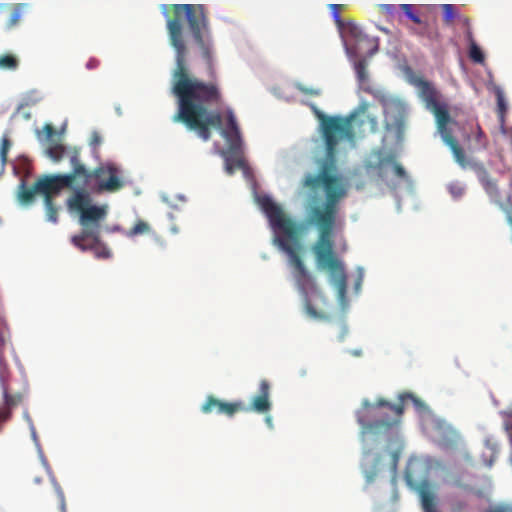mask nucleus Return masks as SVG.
<instances>
[{
	"instance_id": "f257e3e1",
	"label": "nucleus",
	"mask_w": 512,
	"mask_h": 512,
	"mask_svg": "<svg viewBox=\"0 0 512 512\" xmlns=\"http://www.w3.org/2000/svg\"><path fill=\"white\" fill-rule=\"evenodd\" d=\"M171 46L175 50L172 93L178 111L173 122L196 131L203 141L211 138V127L222 129L223 117L209 108L220 106L223 95L213 59V41L207 30L203 5L163 4Z\"/></svg>"
},
{
	"instance_id": "f03ea898",
	"label": "nucleus",
	"mask_w": 512,
	"mask_h": 512,
	"mask_svg": "<svg viewBox=\"0 0 512 512\" xmlns=\"http://www.w3.org/2000/svg\"><path fill=\"white\" fill-rule=\"evenodd\" d=\"M320 123V134L324 143L325 158L317 175L307 174L303 185L316 190L324 188L326 201L322 205H314L307 211L306 221L318 230V238L312 246L317 265L328 270L339 297L344 298L347 291V276L344 265L334 250V228L338 214V203L345 197L346 189L341 177L337 174V149L342 140L352 141L355 138L353 121L357 113L349 116H328L314 103L308 104Z\"/></svg>"
},
{
	"instance_id": "7ed1b4c3",
	"label": "nucleus",
	"mask_w": 512,
	"mask_h": 512,
	"mask_svg": "<svg viewBox=\"0 0 512 512\" xmlns=\"http://www.w3.org/2000/svg\"><path fill=\"white\" fill-rule=\"evenodd\" d=\"M259 205L269 219L272 228L281 233V235L275 238V242L288 255V262L293 269V278L302 296L305 312L314 319L325 318L324 313L318 310L314 301H319L325 306L327 299L318 287L315 278L307 270L300 256L299 225L288 217L281 206L276 204L270 197H260Z\"/></svg>"
},
{
	"instance_id": "20e7f679",
	"label": "nucleus",
	"mask_w": 512,
	"mask_h": 512,
	"mask_svg": "<svg viewBox=\"0 0 512 512\" xmlns=\"http://www.w3.org/2000/svg\"><path fill=\"white\" fill-rule=\"evenodd\" d=\"M72 179V176H65L64 174H45L38 177L30 187L24 181H21L18 186L17 199L23 205H30L36 195L43 196L46 218L55 224L58 222L59 208L55 205L54 198L64 188L76 189Z\"/></svg>"
},
{
	"instance_id": "39448f33",
	"label": "nucleus",
	"mask_w": 512,
	"mask_h": 512,
	"mask_svg": "<svg viewBox=\"0 0 512 512\" xmlns=\"http://www.w3.org/2000/svg\"><path fill=\"white\" fill-rule=\"evenodd\" d=\"M346 7L345 4L329 5L331 15L342 35L346 53L350 58H370L378 51L379 39L367 35L352 21L342 19L341 13Z\"/></svg>"
},
{
	"instance_id": "423d86ee",
	"label": "nucleus",
	"mask_w": 512,
	"mask_h": 512,
	"mask_svg": "<svg viewBox=\"0 0 512 512\" xmlns=\"http://www.w3.org/2000/svg\"><path fill=\"white\" fill-rule=\"evenodd\" d=\"M10 343V331L0 332V386L3 404L0 405V432L6 422L12 418L13 410L24 400L28 387L24 382L20 389H15L10 379V370L4 352Z\"/></svg>"
},
{
	"instance_id": "0eeeda50",
	"label": "nucleus",
	"mask_w": 512,
	"mask_h": 512,
	"mask_svg": "<svg viewBox=\"0 0 512 512\" xmlns=\"http://www.w3.org/2000/svg\"><path fill=\"white\" fill-rule=\"evenodd\" d=\"M66 206L70 212L79 214V223L82 231L86 230L97 233L101 230V223L105 220L108 209L106 205L92 204V198L86 188H76L66 199Z\"/></svg>"
},
{
	"instance_id": "6e6552de",
	"label": "nucleus",
	"mask_w": 512,
	"mask_h": 512,
	"mask_svg": "<svg viewBox=\"0 0 512 512\" xmlns=\"http://www.w3.org/2000/svg\"><path fill=\"white\" fill-rule=\"evenodd\" d=\"M399 402L397 404H391L390 402L384 399H378L377 402L373 405L368 400H364L362 405L364 408H387L393 416L391 418H381L370 423H365L364 420L358 416V423L363 427V429L367 432L377 433L380 431H386L393 426H396L400 423L401 417L404 412L405 404L408 401L413 402V404L417 408L423 407V403L412 393L404 392L398 397Z\"/></svg>"
},
{
	"instance_id": "1a4fd4ad",
	"label": "nucleus",
	"mask_w": 512,
	"mask_h": 512,
	"mask_svg": "<svg viewBox=\"0 0 512 512\" xmlns=\"http://www.w3.org/2000/svg\"><path fill=\"white\" fill-rule=\"evenodd\" d=\"M429 110L434 114L437 128L444 143L450 148L455 161L463 168L467 167L468 161L465 156V152L459 145L457 139L452 135V131L448 128V124L451 122V117L447 105L439 102Z\"/></svg>"
},
{
	"instance_id": "9d476101",
	"label": "nucleus",
	"mask_w": 512,
	"mask_h": 512,
	"mask_svg": "<svg viewBox=\"0 0 512 512\" xmlns=\"http://www.w3.org/2000/svg\"><path fill=\"white\" fill-rule=\"evenodd\" d=\"M97 168H102L103 173L99 176L92 175L90 186L86 190L97 193L116 192L124 187V181L121 178L120 169L112 163L101 164Z\"/></svg>"
},
{
	"instance_id": "9b49d317",
	"label": "nucleus",
	"mask_w": 512,
	"mask_h": 512,
	"mask_svg": "<svg viewBox=\"0 0 512 512\" xmlns=\"http://www.w3.org/2000/svg\"><path fill=\"white\" fill-rule=\"evenodd\" d=\"M72 244L81 251H92L97 259H109L112 256L111 250L101 241L100 232H80L71 237Z\"/></svg>"
},
{
	"instance_id": "f8f14e48",
	"label": "nucleus",
	"mask_w": 512,
	"mask_h": 512,
	"mask_svg": "<svg viewBox=\"0 0 512 512\" xmlns=\"http://www.w3.org/2000/svg\"><path fill=\"white\" fill-rule=\"evenodd\" d=\"M70 164L72 170L70 173L64 174L65 176H72V183L76 188H86L90 186L91 176H99L103 173L102 168H95L89 170L80 160V154L78 150H74L70 155Z\"/></svg>"
},
{
	"instance_id": "ddd939ff",
	"label": "nucleus",
	"mask_w": 512,
	"mask_h": 512,
	"mask_svg": "<svg viewBox=\"0 0 512 512\" xmlns=\"http://www.w3.org/2000/svg\"><path fill=\"white\" fill-rule=\"evenodd\" d=\"M246 405L241 402H225L222 401L213 395L207 396L205 402L201 406V411L204 414H210L212 412H216L218 414H224L226 416H233L234 414L246 411Z\"/></svg>"
},
{
	"instance_id": "4468645a",
	"label": "nucleus",
	"mask_w": 512,
	"mask_h": 512,
	"mask_svg": "<svg viewBox=\"0 0 512 512\" xmlns=\"http://www.w3.org/2000/svg\"><path fill=\"white\" fill-rule=\"evenodd\" d=\"M399 8L403 11L408 19L419 25L418 29H413L415 34L421 37H426L429 40H434L437 38V32L431 30L428 23L422 20L420 11L421 8L419 6L413 4H401L399 5Z\"/></svg>"
},
{
	"instance_id": "2eb2a0df",
	"label": "nucleus",
	"mask_w": 512,
	"mask_h": 512,
	"mask_svg": "<svg viewBox=\"0 0 512 512\" xmlns=\"http://www.w3.org/2000/svg\"><path fill=\"white\" fill-rule=\"evenodd\" d=\"M226 120V128L221 129V134L227 139L229 150L231 152H237L241 148L242 139L236 117L231 109L226 111Z\"/></svg>"
},
{
	"instance_id": "dca6fc26",
	"label": "nucleus",
	"mask_w": 512,
	"mask_h": 512,
	"mask_svg": "<svg viewBox=\"0 0 512 512\" xmlns=\"http://www.w3.org/2000/svg\"><path fill=\"white\" fill-rule=\"evenodd\" d=\"M270 384L266 379L259 383L258 394L252 397L250 405L246 406V411H254L259 414H265L271 410Z\"/></svg>"
},
{
	"instance_id": "f3484780",
	"label": "nucleus",
	"mask_w": 512,
	"mask_h": 512,
	"mask_svg": "<svg viewBox=\"0 0 512 512\" xmlns=\"http://www.w3.org/2000/svg\"><path fill=\"white\" fill-rule=\"evenodd\" d=\"M382 455L371 450L364 451L362 459V471L367 483H372L381 470Z\"/></svg>"
},
{
	"instance_id": "a211bd4d",
	"label": "nucleus",
	"mask_w": 512,
	"mask_h": 512,
	"mask_svg": "<svg viewBox=\"0 0 512 512\" xmlns=\"http://www.w3.org/2000/svg\"><path fill=\"white\" fill-rule=\"evenodd\" d=\"M414 84L418 88L419 96L425 102L428 109L440 102L439 92L432 83L423 78H417L414 80Z\"/></svg>"
},
{
	"instance_id": "6ab92c4d",
	"label": "nucleus",
	"mask_w": 512,
	"mask_h": 512,
	"mask_svg": "<svg viewBox=\"0 0 512 512\" xmlns=\"http://www.w3.org/2000/svg\"><path fill=\"white\" fill-rule=\"evenodd\" d=\"M478 178L485 192L490 197L491 201L496 203L499 207L500 204L506 206L505 203L500 201V191L498 189L497 182L489 175V173L483 166H481L479 169ZM511 204L512 202L507 203V205Z\"/></svg>"
},
{
	"instance_id": "aec40b11",
	"label": "nucleus",
	"mask_w": 512,
	"mask_h": 512,
	"mask_svg": "<svg viewBox=\"0 0 512 512\" xmlns=\"http://www.w3.org/2000/svg\"><path fill=\"white\" fill-rule=\"evenodd\" d=\"M419 494L424 512H438L435 495L427 485L420 488Z\"/></svg>"
},
{
	"instance_id": "412c9836",
	"label": "nucleus",
	"mask_w": 512,
	"mask_h": 512,
	"mask_svg": "<svg viewBox=\"0 0 512 512\" xmlns=\"http://www.w3.org/2000/svg\"><path fill=\"white\" fill-rule=\"evenodd\" d=\"M496 98H497L498 114H499L500 120H501V132L503 134H507L509 130L503 124L504 116H505V113L507 111V105H506V102H505V99H504L503 92H502V90L500 88H498L496 90Z\"/></svg>"
},
{
	"instance_id": "4be33fe9",
	"label": "nucleus",
	"mask_w": 512,
	"mask_h": 512,
	"mask_svg": "<svg viewBox=\"0 0 512 512\" xmlns=\"http://www.w3.org/2000/svg\"><path fill=\"white\" fill-rule=\"evenodd\" d=\"M235 169H243L245 172L248 170V166L245 160L241 157H226L225 159V170L229 175H232Z\"/></svg>"
},
{
	"instance_id": "5701e85b",
	"label": "nucleus",
	"mask_w": 512,
	"mask_h": 512,
	"mask_svg": "<svg viewBox=\"0 0 512 512\" xmlns=\"http://www.w3.org/2000/svg\"><path fill=\"white\" fill-rule=\"evenodd\" d=\"M151 231V226L149 223L143 220H138L135 225L125 232V235L128 238H133L138 235L148 234Z\"/></svg>"
},
{
	"instance_id": "b1692460",
	"label": "nucleus",
	"mask_w": 512,
	"mask_h": 512,
	"mask_svg": "<svg viewBox=\"0 0 512 512\" xmlns=\"http://www.w3.org/2000/svg\"><path fill=\"white\" fill-rule=\"evenodd\" d=\"M358 59L354 61V69L356 72L357 79L359 82L363 83L368 79L367 73V58L357 57Z\"/></svg>"
},
{
	"instance_id": "393cba45",
	"label": "nucleus",
	"mask_w": 512,
	"mask_h": 512,
	"mask_svg": "<svg viewBox=\"0 0 512 512\" xmlns=\"http://www.w3.org/2000/svg\"><path fill=\"white\" fill-rule=\"evenodd\" d=\"M19 61L12 54L0 55V68L4 70H16L18 68Z\"/></svg>"
},
{
	"instance_id": "a878e982",
	"label": "nucleus",
	"mask_w": 512,
	"mask_h": 512,
	"mask_svg": "<svg viewBox=\"0 0 512 512\" xmlns=\"http://www.w3.org/2000/svg\"><path fill=\"white\" fill-rule=\"evenodd\" d=\"M469 57L472 61L480 64L485 60L482 50L473 40L470 42Z\"/></svg>"
},
{
	"instance_id": "bb28decb",
	"label": "nucleus",
	"mask_w": 512,
	"mask_h": 512,
	"mask_svg": "<svg viewBox=\"0 0 512 512\" xmlns=\"http://www.w3.org/2000/svg\"><path fill=\"white\" fill-rule=\"evenodd\" d=\"M65 153V147L61 144H53L47 149L48 156L58 162L60 161Z\"/></svg>"
},
{
	"instance_id": "cd10ccee",
	"label": "nucleus",
	"mask_w": 512,
	"mask_h": 512,
	"mask_svg": "<svg viewBox=\"0 0 512 512\" xmlns=\"http://www.w3.org/2000/svg\"><path fill=\"white\" fill-rule=\"evenodd\" d=\"M443 9V20L447 24H451L456 16V8L452 4H444Z\"/></svg>"
},
{
	"instance_id": "c85d7f7f",
	"label": "nucleus",
	"mask_w": 512,
	"mask_h": 512,
	"mask_svg": "<svg viewBox=\"0 0 512 512\" xmlns=\"http://www.w3.org/2000/svg\"><path fill=\"white\" fill-rule=\"evenodd\" d=\"M10 148H11V141L5 135L1 139V146H0V158L3 163H5L7 160V154H8V151Z\"/></svg>"
},
{
	"instance_id": "c756f323",
	"label": "nucleus",
	"mask_w": 512,
	"mask_h": 512,
	"mask_svg": "<svg viewBox=\"0 0 512 512\" xmlns=\"http://www.w3.org/2000/svg\"><path fill=\"white\" fill-rule=\"evenodd\" d=\"M475 140L479 144L480 148L486 149L488 147V139L480 126H477Z\"/></svg>"
},
{
	"instance_id": "7c9ffc66",
	"label": "nucleus",
	"mask_w": 512,
	"mask_h": 512,
	"mask_svg": "<svg viewBox=\"0 0 512 512\" xmlns=\"http://www.w3.org/2000/svg\"><path fill=\"white\" fill-rule=\"evenodd\" d=\"M449 191L454 198H459L464 194L465 189L461 185L454 183L449 185Z\"/></svg>"
},
{
	"instance_id": "2f4dec72",
	"label": "nucleus",
	"mask_w": 512,
	"mask_h": 512,
	"mask_svg": "<svg viewBox=\"0 0 512 512\" xmlns=\"http://www.w3.org/2000/svg\"><path fill=\"white\" fill-rule=\"evenodd\" d=\"M393 171L397 177L407 179V173L401 164L395 162L393 164Z\"/></svg>"
},
{
	"instance_id": "473e14b6",
	"label": "nucleus",
	"mask_w": 512,
	"mask_h": 512,
	"mask_svg": "<svg viewBox=\"0 0 512 512\" xmlns=\"http://www.w3.org/2000/svg\"><path fill=\"white\" fill-rule=\"evenodd\" d=\"M299 89L303 94L306 95L319 96L321 94L320 89L316 88L300 87Z\"/></svg>"
},
{
	"instance_id": "72a5a7b5",
	"label": "nucleus",
	"mask_w": 512,
	"mask_h": 512,
	"mask_svg": "<svg viewBox=\"0 0 512 512\" xmlns=\"http://www.w3.org/2000/svg\"><path fill=\"white\" fill-rule=\"evenodd\" d=\"M391 457V469L395 471L397 469L398 461H399V452L398 451H392L390 453Z\"/></svg>"
},
{
	"instance_id": "f704fd0d",
	"label": "nucleus",
	"mask_w": 512,
	"mask_h": 512,
	"mask_svg": "<svg viewBox=\"0 0 512 512\" xmlns=\"http://www.w3.org/2000/svg\"><path fill=\"white\" fill-rule=\"evenodd\" d=\"M378 8L381 12L391 13L392 11L395 10L396 7L395 5L392 4H380Z\"/></svg>"
},
{
	"instance_id": "c9c22d12",
	"label": "nucleus",
	"mask_w": 512,
	"mask_h": 512,
	"mask_svg": "<svg viewBox=\"0 0 512 512\" xmlns=\"http://www.w3.org/2000/svg\"><path fill=\"white\" fill-rule=\"evenodd\" d=\"M369 123H370V126H371V131L372 132H375L377 130V119L375 117H371L369 115L366 116Z\"/></svg>"
},
{
	"instance_id": "e433bc0d",
	"label": "nucleus",
	"mask_w": 512,
	"mask_h": 512,
	"mask_svg": "<svg viewBox=\"0 0 512 512\" xmlns=\"http://www.w3.org/2000/svg\"><path fill=\"white\" fill-rule=\"evenodd\" d=\"M19 20V13L17 11H14L11 15V18H10V21H9V25L10 26H14L16 25V23L18 22Z\"/></svg>"
},
{
	"instance_id": "4c0bfd02",
	"label": "nucleus",
	"mask_w": 512,
	"mask_h": 512,
	"mask_svg": "<svg viewBox=\"0 0 512 512\" xmlns=\"http://www.w3.org/2000/svg\"><path fill=\"white\" fill-rule=\"evenodd\" d=\"M44 131H45L47 137H51L54 134V128L50 124L45 125Z\"/></svg>"
},
{
	"instance_id": "58836bf2",
	"label": "nucleus",
	"mask_w": 512,
	"mask_h": 512,
	"mask_svg": "<svg viewBox=\"0 0 512 512\" xmlns=\"http://www.w3.org/2000/svg\"><path fill=\"white\" fill-rule=\"evenodd\" d=\"M9 331L5 319L0 315V332Z\"/></svg>"
},
{
	"instance_id": "ea45409f",
	"label": "nucleus",
	"mask_w": 512,
	"mask_h": 512,
	"mask_svg": "<svg viewBox=\"0 0 512 512\" xmlns=\"http://www.w3.org/2000/svg\"><path fill=\"white\" fill-rule=\"evenodd\" d=\"M485 512H507V510L502 507H495V508L488 509Z\"/></svg>"
},
{
	"instance_id": "a19ab883",
	"label": "nucleus",
	"mask_w": 512,
	"mask_h": 512,
	"mask_svg": "<svg viewBox=\"0 0 512 512\" xmlns=\"http://www.w3.org/2000/svg\"><path fill=\"white\" fill-rule=\"evenodd\" d=\"M367 104H363L359 107V113H362V114H365L366 113V110H367Z\"/></svg>"
},
{
	"instance_id": "79ce46f5",
	"label": "nucleus",
	"mask_w": 512,
	"mask_h": 512,
	"mask_svg": "<svg viewBox=\"0 0 512 512\" xmlns=\"http://www.w3.org/2000/svg\"><path fill=\"white\" fill-rule=\"evenodd\" d=\"M101 142V139L98 135H94L93 137V143L94 144H99Z\"/></svg>"
},
{
	"instance_id": "37998d69",
	"label": "nucleus",
	"mask_w": 512,
	"mask_h": 512,
	"mask_svg": "<svg viewBox=\"0 0 512 512\" xmlns=\"http://www.w3.org/2000/svg\"><path fill=\"white\" fill-rule=\"evenodd\" d=\"M24 416H25V418H26L28 421H31V419H30V417H29L28 413H26V412H25V413H24Z\"/></svg>"
},
{
	"instance_id": "c03bdc74",
	"label": "nucleus",
	"mask_w": 512,
	"mask_h": 512,
	"mask_svg": "<svg viewBox=\"0 0 512 512\" xmlns=\"http://www.w3.org/2000/svg\"><path fill=\"white\" fill-rule=\"evenodd\" d=\"M266 421H267V423H269V424H270V423H271V419H270V417L266 418Z\"/></svg>"
}]
</instances>
